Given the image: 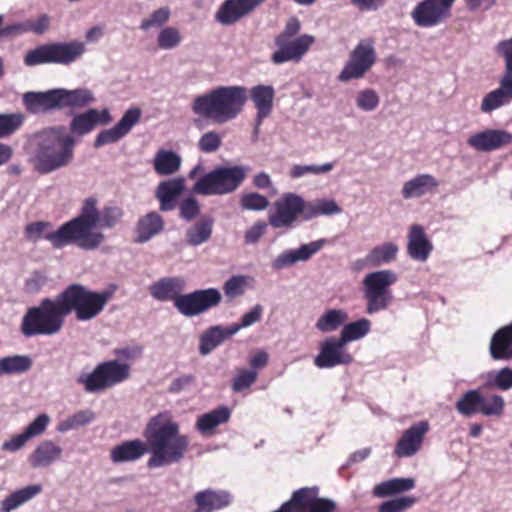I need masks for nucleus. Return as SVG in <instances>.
I'll return each mask as SVG.
<instances>
[{
    "label": "nucleus",
    "instance_id": "obj_17",
    "mask_svg": "<svg viewBox=\"0 0 512 512\" xmlns=\"http://www.w3.org/2000/svg\"><path fill=\"white\" fill-rule=\"evenodd\" d=\"M456 0H423L413 9L411 16L419 27H433L450 17Z\"/></svg>",
    "mask_w": 512,
    "mask_h": 512
},
{
    "label": "nucleus",
    "instance_id": "obj_27",
    "mask_svg": "<svg viewBox=\"0 0 512 512\" xmlns=\"http://www.w3.org/2000/svg\"><path fill=\"white\" fill-rule=\"evenodd\" d=\"M185 282L179 277H164L154 282L149 287L150 295L158 301H173L176 308V302L184 289Z\"/></svg>",
    "mask_w": 512,
    "mask_h": 512
},
{
    "label": "nucleus",
    "instance_id": "obj_4",
    "mask_svg": "<svg viewBox=\"0 0 512 512\" xmlns=\"http://www.w3.org/2000/svg\"><path fill=\"white\" fill-rule=\"evenodd\" d=\"M247 98L248 91L244 86H218L197 96L193 100L192 110L215 124H224L243 111Z\"/></svg>",
    "mask_w": 512,
    "mask_h": 512
},
{
    "label": "nucleus",
    "instance_id": "obj_54",
    "mask_svg": "<svg viewBox=\"0 0 512 512\" xmlns=\"http://www.w3.org/2000/svg\"><path fill=\"white\" fill-rule=\"evenodd\" d=\"M240 204L245 210L261 211L268 207V199L256 192L243 194L240 199Z\"/></svg>",
    "mask_w": 512,
    "mask_h": 512
},
{
    "label": "nucleus",
    "instance_id": "obj_22",
    "mask_svg": "<svg viewBox=\"0 0 512 512\" xmlns=\"http://www.w3.org/2000/svg\"><path fill=\"white\" fill-rule=\"evenodd\" d=\"M467 143L477 151L488 152L511 144L512 134L506 130L487 129L470 136Z\"/></svg>",
    "mask_w": 512,
    "mask_h": 512
},
{
    "label": "nucleus",
    "instance_id": "obj_35",
    "mask_svg": "<svg viewBox=\"0 0 512 512\" xmlns=\"http://www.w3.org/2000/svg\"><path fill=\"white\" fill-rule=\"evenodd\" d=\"M439 185L438 180L430 174H419L405 182L402 188L404 199L419 198L433 192Z\"/></svg>",
    "mask_w": 512,
    "mask_h": 512
},
{
    "label": "nucleus",
    "instance_id": "obj_51",
    "mask_svg": "<svg viewBox=\"0 0 512 512\" xmlns=\"http://www.w3.org/2000/svg\"><path fill=\"white\" fill-rule=\"evenodd\" d=\"M417 502L414 496H403L381 503L378 512H405Z\"/></svg>",
    "mask_w": 512,
    "mask_h": 512
},
{
    "label": "nucleus",
    "instance_id": "obj_24",
    "mask_svg": "<svg viewBox=\"0 0 512 512\" xmlns=\"http://www.w3.org/2000/svg\"><path fill=\"white\" fill-rule=\"evenodd\" d=\"M23 105L30 114H45L52 110H60L58 88L45 92H26Z\"/></svg>",
    "mask_w": 512,
    "mask_h": 512
},
{
    "label": "nucleus",
    "instance_id": "obj_3",
    "mask_svg": "<svg viewBox=\"0 0 512 512\" xmlns=\"http://www.w3.org/2000/svg\"><path fill=\"white\" fill-rule=\"evenodd\" d=\"M74 138L63 126L46 127L33 133L26 144L28 162L39 174H49L70 164Z\"/></svg>",
    "mask_w": 512,
    "mask_h": 512
},
{
    "label": "nucleus",
    "instance_id": "obj_9",
    "mask_svg": "<svg viewBox=\"0 0 512 512\" xmlns=\"http://www.w3.org/2000/svg\"><path fill=\"white\" fill-rule=\"evenodd\" d=\"M396 281L397 276L391 270L371 272L364 277L362 283L366 313L374 314L388 308L393 299L390 286Z\"/></svg>",
    "mask_w": 512,
    "mask_h": 512
},
{
    "label": "nucleus",
    "instance_id": "obj_61",
    "mask_svg": "<svg viewBox=\"0 0 512 512\" xmlns=\"http://www.w3.org/2000/svg\"><path fill=\"white\" fill-rule=\"evenodd\" d=\"M49 227H51V223L45 221H36L29 223L25 227L26 239L32 242H37L41 238L46 239L45 236L51 233H45V230Z\"/></svg>",
    "mask_w": 512,
    "mask_h": 512
},
{
    "label": "nucleus",
    "instance_id": "obj_60",
    "mask_svg": "<svg viewBox=\"0 0 512 512\" xmlns=\"http://www.w3.org/2000/svg\"><path fill=\"white\" fill-rule=\"evenodd\" d=\"M170 17V10L166 7L155 10L149 18L144 19L140 28L142 30H148L151 27L161 26L168 21Z\"/></svg>",
    "mask_w": 512,
    "mask_h": 512
},
{
    "label": "nucleus",
    "instance_id": "obj_25",
    "mask_svg": "<svg viewBox=\"0 0 512 512\" xmlns=\"http://www.w3.org/2000/svg\"><path fill=\"white\" fill-rule=\"evenodd\" d=\"M193 501L200 512H216L228 507L233 496L226 490L207 488L195 493Z\"/></svg>",
    "mask_w": 512,
    "mask_h": 512
},
{
    "label": "nucleus",
    "instance_id": "obj_2",
    "mask_svg": "<svg viewBox=\"0 0 512 512\" xmlns=\"http://www.w3.org/2000/svg\"><path fill=\"white\" fill-rule=\"evenodd\" d=\"M151 457L147 461L149 468L162 467L178 463L189 448V437L180 433L179 424L169 412H160L147 423L144 433Z\"/></svg>",
    "mask_w": 512,
    "mask_h": 512
},
{
    "label": "nucleus",
    "instance_id": "obj_14",
    "mask_svg": "<svg viewBox=\"0 0 512 512\" xmlns=\"http://www.w3.org/2000/svg\"><path fill=\"white\" fill-rule=\"evenodd\" d=\"M376 51L374 40H361L352 50L349 60L338 76L341 82H348L352 79H361L376 63Z\"/></svg>",
    "mask_w": 512,
    "mask_h": 512
},
{
    "label": "nucleus",
    "instance_id": "obj_55",
    "mask_svg": "<svg viewBox=\"0 0 512 512\" xmlns=\"http://www.w3.org/2000/svg\"><path fill=\"white\" fill-rule=\"evenodd\" d=\"M94 419V413L91 410H80L67 418L60 427V430L75 429L90 423Z\"/></svg>",
    "mask_w": 512,
    "mask_h": 512
},
{
    "label": "nucleus",
    "instance_id": "obj_28",
    "mask_svg": "<svg viewBox=\"0 0 512 512\" xmlns=\"http://www.w3.org/2000/svg\"><path fill=\"white\" fill-rule=\"evenodd\" d=\"M185 188L183 178H173L160 182L156 189V198L160 205L159 209L163 212L171 211L177 206V199Z\"/></svg>",
    "mask_w": 512,
    "mask_h": 512
},
{
    "label": "nucleus",
    "instance_id": "obj_32",
    "mask_svg": "<svg viewBox=\"0 0 512 512\" xmlns=\"http://www.w3.org/2000/svg\"><path fill=\"white\" fill-rule=\"evenodd\" d=\"M235 334L236 329H232L231 326L223 327L216 325L208 328L200 336L199 353L201 355L211 353L216 347Z\"/></svg>",
    "mask_w": 512,
    "mask_h": 512
},
{
    "label": "nucleus",
    "instance_id": "obj_56",
    "mask_svg": "<svg viewBox=\"0 0 512 512\" xmlns=\"http://www.w3.org/2000/svg\"><path fill=\"white\" fill-rule=\"evenodd\" d=\"M181 41L179 31L174 27H166L162 29L158 35L157 42L161 49H172Z\"/></svg>",
    "mask_w": 512,
    "mask_h": 512
},
{
    "label": "nucleus",
    "instance_id": "obj_19",
    "mask_svg": "<svg viewBox=\"0 0 512 512\" xmlns=\"http://www.w3.org/2000/svg\"><path fill=\"white\" fill-rule=\"evenodd\" d=\"M141 117V110L137 107L128 109L119 122L110 129L101 131L95 141L94 147L99 148L114 143L126 136Z\"/></svg>",
    "mask_w": 512,
    "mask_h": 512
},
{
    "label": "nucleus",
    "instance_id": "obj_26",
    "mask_svg": "<svg viewBox=\"0 0 512 512\" xmlns=\"http://www.w3.org/2000/svg\"><path fill=\"white\" fill-rule=\"evenodd\" d=\"M327 243L326 239H318L308 244L301 245L298 249L287 250L280 254L274 261V267L281 269L292 266L299 261H307L319 252Z\"/></svg>",
    "mask_w": 512,
    "mask_h": 512
},
{
    "label": "nucleus",
    "instance_id": "obj_40",
    "mask_svg": "<svg viewBox=\"0 0 512 512\" xmlns=\"http://www.w3.org/2000/svg\"><path fill=\"white\" fill-rule=\"evenodd\" d=\"M181 166V157L174 151L160 149L153 160L154 171L161 176L176 173Z\"/></svg>",
    "mask_w": 512,
    "mask_h": 512
},
{
    "label": "nucleus",
    "instance_id": "obj_39",
    "mask_svg": "<svg viewBox=\"0 0 512 512\" xmlns=\"http://www.w3.org/2000/svg\"><path fill=\"white\" fill-rule=\"evenodd\" d=\"M214 219L209 215H203L186 231V241L191 246H199L207 242L212 235Z\"/></svg>",
    "mask_w": 512,
    "mask_h": 512
},
{
    "label": "nucleus",
    "instance_id": "obj_23",
    "mask_svg": "<svg viewBox=\"0 0 512 512\" xmlns=\"http://www.w3.org/2000/svg\"><path fill=\"white\" fill-rule=\"evenodd\" d=\"M344 343L341 340H327L321 344L320 352L314 359L318 368H332L340 364H349L353 357L344 352Z\"/></svg>",
    "mask_w": 512,
    "mask_h": 512
},
{
    "label": "nucleus",
    "instance_id": "obj_45",
    "mask_svg": "<svg viewBox=\"0 0 512 512\" xmlns=\"http://www.w3.org/2000/svg\"><path fill=\"white\" fill-rule=\"evenodd\" d=\"M370 328V320L366 318L359 319L355 322L346 324L341 331L339 339L341 340V343L346 345L348 342L363 338L369 333Z\"/></svg>",
    "mask_w": 512,
    "mask_h": 512
},
{
    "label": "nucleus",
    "instance_id": "obj_57",
    "mask_svg": "<svg viewBox=\"0 0 512 512\" xmlns=\"http://www.w3.org/2000/svg\"><path fill=\"white\" fill-rule=\"evenodd\" d=\"M245 277L244 276H232L223 285V291L227 298L230 300L239 297L245 292Z\"/></svg>",
    "mask_w": 512,
    "mask_h": 512
},
{
    "label": "nucleus",
    "instance_id": "obj_59",
    "mask_svg": "<svg viewBox=\"0 0 512 512\" xmlns=\"http://www.w3.org/2000/svg\"><path fill=\"white\" fill-rule=\"evenodd\" d=\"M356 104L364 111H372L379 105V96L372 89L362 90L357 95Z\"/></svg>",
    "mask_w": 512,
    "mask_h": 512
},
{
    "label": "nucleus",
    "instance_id": "obj_52",
    "mask_svg": "<svg viewBox=\"0 0 512 512\" xmlns=\"http://www.w3.org/2000/svg\"><path fill=\"white\" fill-rule=\"evenodd\" d=\"M510 103V100L506 97L503 91L498 87L497 89L489 92L482 100L481 111L484 113H490L506 104Z\"/></svg>",
    "mask_w": 512,
    "mask_h": 512
},
{
    "label": "nucleus",
    "instance_id": "obj_31",
    "mask_svg": "<svg viewBox=\"0 0 512 512\" xmlns=\"http://www.w3.org/2000/svg\"><path fill=\"white\" fill-rule=\"evenodd\" d=\"M147 451V442L140 439L129 440L113 447L110 451V459L113 463L133 462L140 459Z\"/></svg>",
    "mask_w": 512,
    "mask_h": 512
},
{
    "label": "nucleus",
    "instance_id": "obj_62",
    "mask_svg": "<svg viewBox=\"0 0 512 512\" xmlns=\"http://www.w3.org/2000/svg\"><path fill=\"white\" fill-rule=\"evenodd\" d=\"M263 313V307L259 304L255 305L249 312L245 313L240 323H234L231 326L232 329H236V333L245 327H249L261 319Z\"/></svg>",
    "mask_w": 512,
    "mask_h": 512
},
{
    "label": "nucleus",
    "instance_id": "obj_20",
    "mask_svg": "<svg viewBox=\"0 0 512 512\" xmlns=\"http://www.w3.org/2000/svg\"><path fill=\"white\" fill-rule=\"evenodd\" d=\"M266 0H225L215 18L222 25H231L251 13Z\"/></svg>",
    "mask_w": 512,
    "mask_h": 512
},
{
    "label": "nucleus",
    "instance_id": "obj_41",
    "mask_svg": "<svg viewBox=\"0 0 512 512\" xmlns=\"http://www.w3.org/2000/svg\"><path fill=\"white\" fill-rule=\"evenodd\" d=\"M42 491L40 484H34L26 486L22 489L16 490L9 494L2 502L0 510L1 512H11L26 503L27 501L34 498Z\"/></svg>",
    "mask_w": 512,
    "mask_h": 512
},
{
    "label": "nucleus",
    "instance_id": "obj_1",
    "mask_svg": "<svg viewBox=\"0 0 512 512\" xmlns=\"http://www.w3.org/2000/svg\"><path fill=\"white\" fill-rule=\"evenodd\" d=\"M122 216L120 207L105 206L100 211L97 199L89 197L83 201L76 217L45 237L56 249L73 244L85 251L96 250L105 240V235L99 229L114 227Z\"/></svg>",
    "mask_w": 512,
    "mask_h": 512
},
{
    "label": "nucleus",
    "instance_id": "obj_43",
    "mask_svg": "<svg viewBox=\"0 0 512 512\" xmlns=\"http://www.w3.org/2000/svg\"><path fill=\"white\" fill-rule=\"evenodd\" d=\"M398 251L397 244L385 242L371 249L365 257V262L372 267L390 263L396 259Z\"/></svg>",
    "mask_w": 512,
    "mask_h": 512
},
{
    "label": "nucleus",
    "instance_id": "obj_7",
    "mask_svg": "<svg viewBox=\"0 0 512 512\" xmlns=\"http://www.w3.org/2000/svg\"><path fill=\"white\" fill-rule=\"evenodd\" d=\"M300 30L301 22L298 18L291 17L287 20L283 30L274 40L277 46V50L271 55L274 64L298 63L309 51L315 43V37L309 34L298 35Z\"/></svg>",
    "mask_w": 512,
    "mask_h": 512
},
{
    "label": "nucleus",
    "instance_id": "obj_53",
    "mask_svg": "<svg viewBox=\"0 0 512 512\" xmlns=\"http://www.w3.org/2000/svg\"><path fill=\"white\" fill-rule=\"evenodd\" d=\"M179 217L187 222L195 220L201 211L198 200L192 196L183 199L179 205Z\"/></svg>",
    "mask_w": 512,
    "mask_h": 512
},
{
    "label": "nucleus",
    "instance_id": "obj_8",
    "mask_svg": "<svg viewBox=\"0 0 512 512\" xmlns=\"http://www.w3.org/2000/svg\"><path fill=\"white\" fill-rule=\"evenodd\" d=\"M246 178L242 166L217 167L201 176L192 191L200 195H224L234 192Z\"/></svg>",
    "mask_w": 512,
    "mask_h": 512
},
{
    "label": "nucleus",
    "instance_id": "obj_34",
    "mask_svg": "<svg viewBox=\"0 0 512 512\" xmlns=\"http://www.w3.org/2000/svg\"><path fill=\"white\" fill-rule=\"evenodd\" d=\"M63 450L51 440L42 441L29 456L33 468L47 467L62 457Z\"/></svg>",
    "mask_w": 512,
    "mask_h": 512
},
{
    "label": "nucleus",
    "instance_id": "obj_42",
    "mask_svg": "<svg viewBox=\"0 0 512 512\" xmlns=\"http://www.w3.org/2000/svg\"><path fill=\"white\" fill-rule=\"evenodd\" d=\"M414 487L415 481L412 478H393L376 485L373 494L376 497L383 498L409 491Z\"/></svg>",
    "mask_w": 512,
    "mask_h": 512
},
{
    "label": "nucleus",
    "instance_id": "obj_15",
    "mask_svg": "<svg viewBox=\"0 0 512 512\" xmlns=\"http://www.w3.org/2000/svg\"><path fill=\"white\" fill-rule=\"evenodd\" d=\"M275 212L269 214V224L273 228H288L302 216L306 220L307 202L299 195L288 192L274 203Z\"/></svg>",
    "mask_w": 512,
    "mask_h": 512
},
{
    "label": "nucleus",
    "instance_id": "obj_36",
    "mask_svg": "<svg viewBox=\"0 0 512 512\" xmlns=\"http://www.w3.org/2000/svg\"><path fill=\"white\" fill-rule=\"evenodd\" d=\"M490 355L494 360L512 359V331L507 326L498 329L490 341Z\"/></svg>",
    "mask_w": 512,
    "mask_h": 512
},
{
    "label": "nucleus",
    "instance_id": "obj_38",
    "mask_svg": "<svg viewBox=\"0 0 512 512\" xmlns=\"http://www.w3.org/2000/svg\"><path fill=\"white\" fill-rule=\"evenodd\" d=\"M231 417V411L227 406H220L198 417L196 427L204 435H211L215 428L227 423Z\"/></svg>",
    "mask_w": 512,
    "mask_h": 512
},
{
    "label": "nucleus",
    "instance_id": "obj_63",
    "mask_svg": "<svg viewBox=\"0 0 512 512\" xmlns=\"http://www.w3.org/2000/svg\"><path fill=\"white\" fill-rule=\"evenodd\" d=\"M49 424V417L46 414L38 415L24 430L26 436L30 439L41 435Z\"/></svg>",
    "mask_w": 512,
    "mask_h": 512
},
{
    "label": "nucleus",
    "instance_id": "obj_50",
    "mask_svg": "<svg viewBox=\"0 0 512 512\" xmlns=\"http://www.w3.org/2000/svg\"><path fill=\"white\" fill-rule=\"evenodd\" d=\"M258 372L249 369H240L232 379L231 388L235 393H240L256 382Z\"/></svg>",
    "mask_w": 512,
    "mask_h": 512
},
{
    "label": "nucleus",
    "instance_id": "obj_5",
    "mask_svg": "<svg viewBox=\"0 0 512 512\" xmlns=\"http://www.w3.org/2000/svg\"><path fill=\"white\" fill-rule=\"evenodd\" d=\"M66 317L59 293L54 298H43L38 306L28 308L22 318L20 330L25 337L55 335L62 330Z\"/></svg>",
    "mask_w": 512,
    "mask_h": 512
},
{
    "label": "nucleus",
    "instance_id": "obj_11",
    "mask_svg": "<svg viewBox=\"0 0 512 512\" xmlns=\"http://www.w3.org/2000/svg\"><path fill=\"white\" fill-rule=\"evenodd\" d=\"M272 512H339L338 504L320 497L318 486H305L292 492L291 497Z\"/></svg>",
    "mask_w": 512,
    "mask_h": 512
},
{
    "label": "nucleus",
    "instance_id": "obj_46",
    "mask_svg": "<svg viewBox=\"0 0 512 512\" xmlns=\"http://www.w3.org/2000/svg\"><path fill=\"white\" fill-rule=\"evenodd\" d=\"M483 388L507 391L512 388V368L504 367L487 375Z\"/></svg>",
    "mask_w": 512,
    "mask_h": 512
},
{
    "label": "nucleus",
    "instance_id": "obj_21",
    "mask_svg": "<svg viewBox=\"0 0 512 512\" xmlns=\"http://www.w3.org/2000/svg\"><path fill=\"white\" fill-rule=\"evenodd\" d=\"M112 121L108 109L97 110L90 108L87 111L75 115L70 122V132L83 136L95 129L97 125H107Z\"/></svg>",
    "mask_w": 512,
    "mask_h": 512
},
{
    "label": "nucleus",
    "instance_id": "obj_58",
    "mask_svg": "<svg viewBox=\"0 0 512 512\" xmlns=\"http://www.w3.org/2000/svg\"><path fill=\"white\" fill-rule=\"evenodd\" d=\"M221 144V136L215 131H208L200 137L198 148L204 153H213L220 148Z\"/></svg>",
    "mask_w": 512,
    "mask_h": 512
},
{
    "label": "nucleus",
    "instance_id": "obj_18",
    "mask_svg": "<svg viewBox=\"0 0 512 512\" xmlns=\"http://www.w3.org/2000/svg\"><path fill=\"white\" fill-rule=\"evenodd\" d=\"M429 431V423L420 421L407 430L397 441L394 448V455L397 458L411 457L415 455L422 447L425 435Z\"/></svg>",
    "mask_w": 512,
    "mask_h": 512
},
{
    "label": "nucleus",
    "instance_id": "obj_30",
    "mask_svg": "<svg viewBox=\"0 0 512 512\" xmlns=\"http://www.w3.org/2000/svg\"><path fill=\"white\" fill-rule=\"evenodd\" d=\"M164 229V220L155 211L149 212L140 217L135 226V242L146 243L154 236L160 234Z\"/></svg>",
    "mask_w": 512,
    "mask_h": 512
},
{
    "label": "nucleus",
    "instance_id": "obj_16",
    "mask_svg": "<svg viewBox=\"0 0 512 512\" xmlns=\"http://www.w3.org/2000/svg\"><path fill=\"white\" fill-rule=\"evenodd\" d=\"M221 301L222 295L217 288L197 289L180 296L176 309L185 317H194L219 306Z\"/></svg>",
    "mask_w": 512,
    "mask_h": 512
},
{
    "label": "nucleus",
    "instance_id": "obj_6",
    "mask_svg": "<svg viewBox=\"0 0 512 512\" xmlns=\"http://www.w3.org/2000/svg\"><path fill=\"white\" fill-rule=\"evenodd\" d=\"M112 296L111 291H93L79 283L69 284L60 292L66 315L74 313L79 322L99 316Z\"/></svg>",
    "mask_w": 512,
    "mask_h": 512
},
{
    "label": "nucleus",
    "instance_id": "obj_29",
    "mask_svg": "<svg viewBox=\"0 0 512 512\" xmlns=\"http://www.w3.org/2000/svg\"><path fill=\"white\" fill-rule=\"evenodd\" d=\"M432 250L433 245L423 227L417 224L412 225L408 234V255L413 260L424 262L428 259Z\"/></svg>",
    "mask_w": 512,
    "mask_h": 512
},
{
    "label": "nucleus",
    "instance_id": "obj_48",
    "mask_svg": "<svg viewBox=\"0 0 512 512\" xmlns=\"http://www.w3.org/2000/svg\"><path fill=\"white\" fill-rule=\"evenodd\" d=\"M341 212V208L334 200H318L316 202H307L306 220L318 217L320 215H333Z\"/></svg>",
    "mask_w": 512,
    "mask_h": 512
},
{
    "label": "nucleus",
    "instance_id": "obj_10",
    "mask_svg": "<svg viewBox=\"0 0 512 512\" xmlns=\"http://www.w3.org/2000/svg\"><path fill=\"white\" fill-rule=\"evenodd\" d=\"M130 377V366L117 360L99 363L89 374H81L77 383L88 393H97L112 388Z\"/></svg>",
    "mask_w": 512,
    "mask_h": 512
},
{
    "label": "nucleus",
    "instance_id": "obj_12",
    "mask_svg": "<svg viewBox=\"0 0 512 512\" xmlns=\"http://www.w3.org/2000/svg\"><path fill=\"white\" fill-rule=\"evenodd\" d=\"M85 52L82 42L44 44L30 50L24 58L27 66H36L44 63H57L68 65L74 62Z\"/></svg>",
    "mask_w": 512,
    "mask_h": 512
},
{
    "label": "nucleus",
    "instance_id": "obj_44",
    "mask_svg": "<svg viewBox=\"0 0 512 512\" xmlns=\"http://www.w3.org/2000/svg\"><path fill=\"white\" fill-rule=\"evenodd\" d=\"M347 318L348 315L345 311L340 309H330L319 317L315 326L319 331L327 333L338 329L345 323Z\"/></svg>",
    "mask_w": 512,
    "mask_h": 512
},
{
    "label": "nucleus",
    "instance_id": "obj_13",
    "mask_svg": "<svg viewBox=\"0 0 512 512\" xmlns=\"http://www.w3.org/2000/svg\"><path fill=\"white\" fill-rule=\"evenodd\" d=\"M455 408L459 414L471 417L481 414L487 417H500L504 413L505 400L501 395L485 397L479 389L468 390L457 400Z\"/></svg>",
    "mask_w": 512,
    "mask_h": 512
},
{
    "label": "nucleus",
    "instance_id": "obj_49",
    "mask_svg": "<svg viewBox=\"0 0 512 512\" xmlns=\"http://www.w3.org/2000/svg\"><path fill=\"white\" fill-rule=\"evenodd\" d=\"M24 120L21 113L0 114V139L14 134L23 125Z\"/></svg>",
    "mask_w": 512,
    "mask_h": 512
},
{
    "label": "nucleus",
    "instance_id": "obj_33",
    "mask_svg": "<svg viewBox=\"0 0 512 512\" xmlns=\"http://www.w3.org/2000/svg\"><path fill=\"white\" fill-rule=\"evenodd\" d=\"M274 96V88L269 85H257L251 89L250 97L257 109L256 121L258 125L270 115Z\"/></svg>",
    "mask_w": 512,
    "mask_h": 512
},
{
    "label": "nucleus",
    "instance_id": "obj_64",
    "mask_svg": "<svg viewBox=\"0 0 512 512\" xmlns=\"http://www.w3.org/2000/svg\"><path fill=\"white\" fill-rule=\"evenodd\" d=\"M495 52L503 59L505 65L512 66V36L499 41L495 46Z\"/></svg>",
    "mask_w": 512,
    "mask_h": 512
},
{
    "label": "nucleus",
    "instance_id": "obj_37",
    "mask_svg": "<svg viewBox=\"0 0 512 512\" xmlns=\"http://www.w3.org/2000/svg\"><path fill=\"white\" fill-rule=\"evenodd\" d=\"M60 110L65 108H84L95 101L91 90L87 88H78L67 90L58 88Z\"/></svg>",
    "mask_w": 512,
    "mask_h": 512
},
{
    "label": "nucleus",
    "instance_id": "obj_47",
    "mask_svg": "<svg viewBox=\"0 0 512 512\" xmlns=\"http://www.w3.org/2000/svg\"><path fill=\"white\" fill-rule=\"evenodd\" d=\"M31 359L27 356H9L0 359V376L2 374L23 373L30 369Z\"/></svg>",
    "mask_w": 512,
    "mask_h": 512
}]
</instances>
